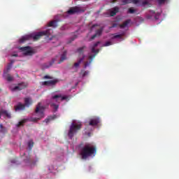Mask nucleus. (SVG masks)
<instances>
[{"label":"nucleus","instance_id":"obj_30","mask_svg":"<svg viewBox=\"0 0 179 179\" xmlns=\"http://www.w3.org/2000/svg\"><path fill=\"white\" fill-rule=\"evenodd\" d=\"M141 2H142V0H131V3H135L136 4H141Z\"/></svg>","mask_w":179,"mask_h":179},{"label":"nucleus","instance_id":"obj_36","mask_svg":"<svg viewBox=\"0 0 179 179\" xmlns=\"http://www.w3.org/2000/svg\"><path fill=\"white\" fill-rule=\"evenodd\" d=\"M43 79H52V77L50 76H45L43 77Z\"/></svg>","mask_w":179,"mask_h":179},{"label":"nucleus","instance_id":"obj_3","mask_svg":"<svg viewBox=\"0 0 179 179\" xmlns=\"http://www.w3.org/2000/svg\"><path fill=\"white\" fill-rule=\"evenodd\" d=\"M80 129H82V123L73 122L70 126L68 133L70 139H72V138H73V136H75Z\"/></svg>","mask_w":179,"mask_h":179},{"label":"nucleus","instance_id":"obj_5","mask_svg":"<svg viewBox=\"0 0 179 179\" xmlns=\"http://www.w3.org/2000/svg\"><path fill=\"white\" fill-rule=\"evenodd\" d=\"M36 114H39V117H33L31 119L33 122H37L41 118H44V107L41 106V103H38L35 110Z\"/></svg>","mask_w":179,"mask_h":179},{"label":"nucleus","instance_id":"obj_12","mask_svg":"<svg viewBox=\"0 0 179 179\" xmlns=\"http://www.w3.org/2000/svg\"><path fill=\"white\" fill-rule=\"evenodd\" d=\"M58 83V80H48L44 81L42 83V85L43 86H54Z\"/></svg>","mask_w":179,"mask_h":179},{"label":"nucleus","instance_id":"obj_1","mask_svg":"<svg viewBox=\"0 0 179 179\" xmlns=\"http://www.w3.org/2000/svg\"><path fill=\"white\" fill-rule=\"evenodd\" d=\"M97 153V147L92 143L85 144L80 150V155L83 160L88 157H93Z\"/></svg>","mask_w":179,"mask_h":179},{"label":"nucleus","instance_id":"obj_34","mask_svg":"<svg viewBox=\"0 0 179 179\" xmlns=\"http://www.w3.org/2000/svg\"><path fill=\"white\" fill-rule=\"evenodd\" d=\"M113 44L110 41H107L104 45L103 47H108V45H111Z\"/></svg>","mask_w":179,"mask_h":179},{"label":"nucleus","instance_id":"obj_11","mask_svg":"<svg viewBox=\"0 0 179 179\" xmlns=\"http://www.w3.org/2000/svg\"><path fill=\"white\" fill-rule=\"evenodd\" d=\"M27 87V83H18L17 86L14 87L12 90L13 92H16L19 90H23V89H26Z\"/></svg>","mask_w":179,"mask_h":179},{"label":"nucleus","instance_id":"obj_28","mask_svg":"<svg viewBox=\"0 0 179 179\" xmlns=\"http://www.w3.org/2000/svg\"><path fill=\"white\" fill-rule=\"evenodd\" d=\"M34 146V142L32 141V140H30L29 142H28V148L31 150L33 149V147Z\"/></svg>","mask_w":179,"mask_h":179},{"label":"nucleus","instance_id":"obj_21","mask_svg":"<svg viewBox=\"0 0 179 179\" xmlns=\"http://www.w3.org/2000/svg\"><path fill=\"white\" fill-rule=\"evenodd\" d=\"M130 23L131 20H127L124 21L122 24H120L119 27H120V29H125V27H127V26H128V24H129Z\"/></svg>","mask_w":179,"mask_h":179},{"label":"nucleus","instance_id":"obj_6","mask_svg":"<svg viewBox=\"0 0 179 179\" xmlns=\"http://www.w3.org/2000/svg\"><path fill=\"white\" fill-rule=\"evenodd\" d=\"M52 33H53V31L52 29H47L46 31H43L38 32L33 36V39L34 41H37V40H40L43 36H47V37H49L51 36Z\"/></svg>","mask_w":179,"mask_h":179},{"label":"nucleus","instance_id":"obj_40","mask_svg":"<svg viewBox=\"0 0 179 179\" xmlns=\"http://www.w3.org/2000/svg\"><path fill=\"white\" fill-rule=\"evenodd\" d=\"M147 19H152V16L151 15H147Z\"/></svg>","mask_w":179,"mask_h":179},{"label":"nucleus","instance_id":"obj_20","mask_svg":"<svg viewBox=\"0 0 179 179\" xmlns=\"http://www.w3.org/2000/svg\"><path fill=\"white\" fill-rule=\"evenodd\" d=\"M50 107L51 108H52L54 113H57V111H58V108H59V105L55 104V103L51 102Z\"/></svg>","mask_w":179,"mask_h":179},{"label":"nucleus","instance_id":"obj_26","mask_svg":"<svg viewBox=\"0 0 179 179\" xmlns=\"http://www.w3.org/2000/svg\"><path fill=\"white\" fill-rule=\"evenodd\" d=\"M27 40H30V36H23L20 39V43H24V41H27Z\"/></svg>","mask_w":179,"mask_h":179},{"label":"nucleus","instance_id":"obj_19","mask_svg":"<svg viewBox=\"0 0 179 179\" xmlns=\"http://www.w3.org/2000/svg\"><path fill=\"white\" fill-rule=\"evenodd\" d=\"M120 12V8L118 7H115L112 9V10H110V16L113 17V16H115V15H117V13H118Z\"/></svg>","mask_w":179,"mask_h":179},{"label":"nucleus","instance_id":"obj_22","mask_svg":"<svg viewBox=\"0 0 179 179\" xmlns=\"http://www.w3.org/2000/svg\"><path fill=\"white\" fill-rule=\"evenodd\" d=\"M26 106L24 104L19 103L17 106H15V111H20V110H24Z\"/></svg>","mask_w":179,"mask_h":179},{"label":"nucleus","instance_id":"obj_15","mask_svg":"<svg viewBox=\"0 0 179 179\" xmlns=\"http://www.w3.org/2000/svg\"><path fill=\"white\" fill-rule=\"evenodd\" d=\"M55 62V59H52L50 62L43 64L42 65L43 69H48V68L52 66Z\"/></svg>","mask_w":179,"mask_h":179},{"label":"nucleus","instance_id":"obj_33","mask_svg":"<svg viewBox=\"0 0 179 179\" xmlns=\"http://www.w3.org/2000/svg\"><path fill=\"white\" fill-rule=\"evenodd\" d=\"M128 13H135V9L134 8H129L128 10Z\"/></svg>","mask_w":179,"mask_h":179},{"label":"nucleus","instance_id":"obj_24","mask_svg":"<svg viewBox=\"0 0 179 179\" xmlns=\"http://www.w3.org/2000/svg\"><path fill=\"white\" fill-rule=\"evenodd\" d=\"M26 122H27V120L24 119L22 121L19 122L17 124L16 127L17 128H19L20 127H23V125H24V124H26Z\"/></svg>","mask_w":179,"mask_h":179},{"label":"nucleus","instance_id":"obj_13","mask_svg":"<svg viewBox=\"0 0 179 179\" xmlns=\"http://www.w3.org/2000/svg\"><path fill=\"white\" fill-rule=\"evenodd\" d=\"M104 30V27H101L99 29H97L96 31L95 34H94L92 37H91V40H94V38H96V37H100V36H101V34H103V31Z\"/></svg>","mask_w":179,"mask_h":179},{"label":"nucleus","instance_id":"obj_35","mask_svg":"<svg viewBox=\"0 0 179 179\" xmlns=\"http://www.w3.org/2000/svg\"><path fill=\"white\" fill-rule=\"evenodd\" d=\"M121 37H122V35L117 34L114 36V38H121Z\"/></svg>","mask_w":179,"mask_h":179},{"label":"nucleus","instance_id":"obj_38","mask_svg":"<svg viewBox=\"0 0 179 179\" xmlns=\"http://www.w3.org/2000/svg\"><path fill=\"white\" fill-rule=\"evenodd\" d=\"M2 129H3V125L2 124H0V131H2Z\"/></svg>","mask_w":179,"mask_h":179},{"label":"nucleus","instance_id":"obj_8","mask_svg":"<svg viewBox=\"0 0 179 179\" xmlns=\"http://www.w3.org/2000/svg\"><path fill=\"white\" fill-rule=\"evenodd\" d=\"M20 51H22L24 55H28L29 57H31V55H34V54H36V51H34V49L30 46L20 48Z\"/></svg>","mask_w":179,"mask_h":179},{"label":"nucleus","instance_id":"obj_29","mask_svg":"<svg viewBox=\"0 0 179 179\" xmlns=\"http://www.w3.org/2000/svg\"><path fill=\"white\" fill-rule=\"evenodd\" d=\"M140 5H142L143 6H145V5H149V1L148 0H144L140 2Z\"/></svg>","mask_w":179,"mask_h":179},{"label":"nucleus","instance_id":"obj_9","mask_svg":"<svg viewBox=\"0 0 179 179\" xmlns=\"http://www.w3.org/2000/svg\"><path fill=\"white\" fill-rule=\"evenodd\" d=\"M83 12H85V10L82 9L80 7L75 6L70 8L67 11V15H76L78 13H83Z\"/></svg>","mask_w":179,"mask_h":179},{"label":"nucleus","instance_id":"obj_48","mask_svg":"<svg viewBox=\"0 0 179 179\" xmlns=\"http://www.w3.org/2000/svg\"><path fill=\"white\" fill-rule=\"evenodd\" d=\"M0 92H1V89H0Z\"/></svg>","mask_w":179,"mask_h":179},{"label":"nucleus","instance_id":"obj_42","mask_svg":"<svg viewBox=\"0 0 179 179\" xmlns=\"http://www.w3.org/2000/svg\"><path fill=\"white\" fill-rule=\"evenodd\" d=\"M155 20H157V17L156 15L154 16Z\"/></svg>","mask_w":179,"mask_h":179},{"label":"nucleus","instance_id":"obj_31","mask_svg":"<svg viewBox=\"0 0 179 179\" xmlns=\"http://www.w3.org/2000/svg\"><path fill=\"white\" fill-rule=\"evenodd\" d=\"M159 5H163L164 3H166L167 2V0H157Z\"/></svg>","mask_w":179,"mask_h":179},{"label":"nucleus","instance_id":"obj_39","mask_svg":"<svg viewBox=\"0 0 179 179\" xmlns=\"http://www.w3.org/2000/svg\"><path fill=\"white\" fill-rule=\"evenodd\" d=\"M150 13H151V15H155L156 12H155V10H150Z\"/></svg>","mask_w":179,"mask_h":179},{"label":"nucleus","instance_id":"obj_46","mask_svg":"<svg viewBox=\"0 0 179 179\" xmlns=\"http://www.w3.org/2000/svg\"><path fill=\"white\" fill-rule=\"evenodd\" d=\"M74 40H75V38H73V39H72V41H73Z\"/></svg>","mask_w":179,"mask_h":179},{"label":"nucleus","instance_id":"obj_37","mask_svg":"<svg viewBox=\"0 0 179 179\" xmlns=\"http://www.w3.org/2000/svg\"><path fill=\"white\" fill-rule=\"evenodd\" d=\"M117 26H118V24H117V23H113V24H112L111 27H112V28L117 27Z\"/></svg>","mask_w":179,"mask_h":179},{"label":"nucleus","instance_id":"obj_32","mask_svg":"<svg viewBox=\"0 0 179 179\" xmlns=\"http://www.w3.org/2000/svg\"><path fill=\"white\" fill-rule=\"evenodd\" d=\"M123 5H127L128 3H131V0H122Z\"/></svg>","mask_w":179,"mask_h":179},{"label":"nucleus","instance_id":"obj_47","mask_svg":"<svg viewBox=\"0 0 179 179\" xmlns=\"http://www.w3.org/2000/svg\"><path fill=\"white\" fill-rule=\"evenodd\" d=\"M74 38H76V36H74Z\"/></svg>","mask_w":179,"mask_h":179},{"label":"nucleus","instance_id":"obj_17","mask_svg":"<svg viewBox=\"0 0 179 179\" xmlns=\"http://www.w3.org/2000/svg\"><path fill=\"white\" fill-rule=\"evenodd\" d=\"M33 104V101L31 100V98L27 97L24 99V104L26 107H30Z\"/></svg>","mask_w":179,"mask_h":179},{"label":"nucleus","instance_id":"obj_23","mask_svg":"<svg viewBox=\"0 0 179 179\" xmlns=\"http://www.w3.org/2000/svg\"><path fill=\"white\" fill-rule=\"evenodd\" d=\"M57 118V116L55 115L52 116H49L48 118L45 119L43 122H45L46 124H48L50 121H52V120H55Z\"/></svg>","mask_w":179,"mask_h":179},{"label":"nucleus","instance_id":"obj_45","mask_svg":"<svg viewBox=\"0 0 179 179\" xmlns=\"http://www.w3.org/2000/svg\"><path fill=\"white\" fill-rule=\"evenodd\" d=\"M114 2H117V0H113Z\"/></svg>","mask_w":179,"mask_h":179},{"label":"nucleus","instance_id":"obj_44","mask_svg":"<svg viewBox=\"0 0 179 179\" xmlns=\"http://www.w3.org/2000/svg\"><path fill=\"white\" fill-rule=\"evenodd\" d=\"M75 72H78V69H76Z\"/></svg>","mask_w":179,"mask_h":179},{"label":"nucleus","instance_id":"obj_2","mask_svg":"<svg viewBox=\"0 0 179 179\" xmlns=\"http://www.w3.org/2000/svg\"><path fill=\"white\" fill-rule=\"evenodd\" d=\"M100 123V119L99 117H94L90 120L89 124L85 127V135L87 136H91L92 131L94 129L96 125Z\"/></svg>","mask_w":179,"mask_h":179},{"label":"nucleus","instance_id":"obj_43","mask_svg":"<svg viewBox=\"0 0 179 179\" xmlns=\"http://www.w3.org/2000/svg\"><path fill=\"white\" fill-rule=\"evenodd\" d=\"M96 26H97V24H94L92 27H96Z\"/></svg>","mask_w":179,"mask_h":179},{"label":"nucleus","instance_id":"obj_4","mask_svg":"<svg viewBox=\"0 0 179 179\" xmlns=\"http://www.w3.org/2000/svg\"><path fill=\"white\" fill-rule=\"evenodd\" d=\"M99 44H100V41H98L96 43H95L94 44V45L91 48V51L92 52L94 53V55H90L89 56V59L90 62H87L85 65H84V68H87V66H90V64H92V61H93V59H94V58H96V55H97V54H99V49L96 50V47H97L99 45Z\"/></svg>","mask_w":179,"mask_h":179},{"label":"nucleus","instance_id":"obj_14","mask_svg":"<svg viewBox=\"0 0 179 179\" xmlns=\"http://www.w3.org/2000/svg\"><path fill=\"white\" fill-rule=\"evenodd\" d=\"M10 70V66H8L7 68V71H4L3 76H4V78H6V80L8 82H12V80H13V77L10 76V75L8 74V72H9Z\"/></svg>","mask_w":179,"mask_h":179},{"label":"nucleus","instance_id":"obj_25","mask_svg":"<svg viewBox=\"0 0 179 179\" xmlns=\"http://www.w3.org/2000/svg\"><path fill=\"white\" fill-rule=\"evenodd\" d=\"M49 27H57L58 24H57V21H51L48 24Z\"/></svg>","mask_w":179,"mask_h":179},{"label":"nucleus","instance_id":"obj_10","mask_svg":"<svg viewBox=\"0 0 179 179\" xmlns=\"http://www.w3.org/2000/svg\"><path fill=\"white\" fill-rule=\"evenodd\" d=\"M52 101H55L57 103H59L60 101H64V100H68V96H64L61 94H56L52 96Z\"/></svg>","mask_w":179,"mask_h":179},{"label":"nucleus","instance_id":"obj_18","mask_svg":"<svg viewBox=\"0 0 179 179\" xmlns=\"http://www.w3.org/2000/svg\"><path fill=\"white\" fill-rule=\"evenodd\" d=\"M2 115L7 118H11L10 113H9L8 110H0V118L2 117Z\"/></svg>","mask_w":179,"mask_h":179},{"label":"nucleus","instance_id":"obj_27","mask_svg":"<svg viewBox=\"0 0 179 179\" xmlns=\"http://www.w3.org/2000/svg\"><path fill=\"white\" fill-rule=\"evenodd\" d=\"M80 75H81L83 78H85V76H87V75H89V71L82 70L81 72L80 73Z\"/></svg>","mask_w":179,"mask_h":179},{"label":"nucleus","instance_id":"obj_16","mask_svg":"<svg viewBox=\"0 0 179 179\" xmlns=\"http://www.w3.org/2000/svg\"><path fill=\"white\" fill-rule=\"evenodd\" d=\"M66 55H67L66 51L63 52L60 56V59L57 62V64H62V62H64V61H66V59H68V58L66 57Z\"/></svg>","mask_w":179,"mask_h":179},{"label":"nucleus","instance_id":"obj_41","mask_svg":"<svg viewBox=\"0 0 179 179\" xmlns=\"http://www.w3.org/2000/svg\"><path fill=\"white\" fill-rule=\"evenodd\" d=\"M12 57H18L17 54H14L12 55Z\"/></svg>","mask_w":179,"mask_h":179},{"label":"nucleus","instance_id":"obj_7","mask_svg":"<svg viewBox=\"0 0 179 179\" xmlns=\"http://www.w3.org/2000/svg\"><path fill=\"white\" fill-rule=\"evenodd\" d=\"M85 48H86V46H83L81 48H79L77 50V52H78V54H80V55H82V58H80L78 62L74 63L73 66H72V67L71 68V69H73V68H76V69H78V68H79V66L80 65V64L82 63V61H83V59H85V55H83V50H85Z\"/></svg>","mask_w":179,"mask_h":179}]
</instances>
